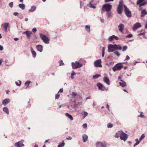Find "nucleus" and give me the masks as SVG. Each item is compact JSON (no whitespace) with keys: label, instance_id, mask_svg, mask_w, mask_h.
Returning a JSON list of instances; mask_svg holds the SVG:
<instances>
[{"label":"nucleus","instance_id":"obj_1","mask_svg":"<svg viewBox=\"0 0 147 147\" xmlns=\"http://www.w3.org/2000/svg\"><path fill=\"white\" fill-rule=\"evenodd\" d=\"M124 5H125L122 1H121L119 2V5L117 7V13L119 14H121L122 13L123 7H124Z\"/></svg>","mask_w":147,"mask_h":147},{"label":"nucleus","instance_id":"obj_2","mask_svg":"<svg viewBox=\"0 0 147 147\" xmlns=\"http://www.w3.org/2000/svg\"><path fill=\"white\" fill-rule=\"evenodd\" d=\"M112 7L111 5L108 3L105 4L103 6L102 9L104 11H109L111 10Z\"/></svg>","mask_w":147,"mask_h":147},{"label":"nucleus","instance_id":"obj_3","mask_svg":"<svg viewBox=\"0 0 147 147\" xmlns=\"http://www.w3.org/2000/svg\"><path fill=\"white\" fill-rule=\"evenodd\" d=\"M71 65L73 69H77L83 66V64L76 61L75 62H72Z\"/></svg>","mask_w":147,"mask_h":147},{"label":"nucleus","instance_id":"obj_4","mask_svg":"<svg viewBox=\"0 0 147 147\" xmlns=\"http://www.w3.org/2000/svg\"><path fill=\"white\" fill-rule=\"evenodd\" d=\"M40 36L43 42L46 44H49V39L48 37L45 35L41 33L40 34Z\"/></svg>","mask_w":147,"mask_h":147},{"label":"nucleus","instance_id":"obj_5","mask_svg":"<svg viewBox=\"0 0 147 147\" xmlns=\"http://www.w3.org/2000/svg\"><path fill=\"white\" fill-rule=\"evenodd\" d=\"M122 63H120L116 64L113 68V70L115 71L117 70H121L123 67V65H121Z\"/></svg>","mask_w":147,"mask_h":147},{"label":"nucleus","instance_id":"obj_6","mask_svg":"<svg viewBox=\"0 0 147 147\" xmlns=\"http://www.w3.org/2000/svg\"><path fill=\"white\" fill-rule=\"evenodd\" d=\"M124 12L125 14L128 18H130L131 17L132 15L131 11L126 6H124Z\"/></svg>","mask_w":147,"mask_h":147},{"label":"nucleus","instance_id":"obj_7","mask_svg":"<svg viewBox=\"0 0 147 147\" xmlns=\"http://www.w3.org/2000/svg\"><path fill=\"white\" fill-rule=\"evenodd\" d=\"M120 138L121 140L125 142L127 139L128 135L123 132H121L120 134Z\"/></svg>","mask_w":147,"mask_h":147},{"label":"nucleus","instance_id":"obj_8","mask_svg":"<svg viewBox=\"0 0 147 147\" xmlns=\"http://www.w3.org/2000/svg\"><path fill=\"white\" fill-rule=\"evenodd\" d=\"M24 141V140H22L21 141L16 143L14 144L15 146L17 147H24V145L23 144Z\"/></svg>","mask_w":147,"mask_h":147},{"label":"nucleus","instance_id":"obj_9","mask_svg":"<svg viewBox=\"0 0 147 147\" xmlns=\"http://www.w3.org/2000/svg\"><path fill=\"white\" fill-rule=\"evenodd\" d=\"M101 61L100 59L97 60L95 61L94 62V65L95 67H102V66L101 64Z\"/></svg>","mask_w":147,"mask_h":147},{"label":"nucleus","instance_id":"obj_10","mask_svg":"<svg viewBox=\"0 0 147 147\" xmlns=\"http://www.w3.org/2000/svg\"><path fill=\"white\" fill-rule=\"evenodd\" d=\"M146 3L145 0H138L137 2V5H139L140 7L145 5Z\"/></svg>","mask_w":147,"mask_h":147},{"label":"nucleus","instance_id":"obj_11","mask_svg":"<svg viewBox=\"0 0 147 147\" xmlns=\"http://www.w3.org/2000/svg\"><path fill=\"white\" fill-rule=\"evenodd\" d=\"M108 52H114L115 50L113 45H109L108 47Z\"/></svg>","mask_w":147,"mask_h":147},{"label":"nucleus","instance_id":"obj_12","mask_svg":"<svg viewBox=\"0 0 147 147\" xmlns=\"http://www.w3.org/2000/svg\"><path fill=\"white\" fill-rule=\"evenodd\" d=\"M141 26V24L140 23L137 22L134 25L133 28V30L134 31H135L136 29L140 27Z\"/></svg>","mask_w":147,"mask_h":147},{"label":"nucleus","instance_id":"obj_13","mask_svg":"<svg viewBox=\"0 0 147 147\" xmlns=\"http://www.w3.org/2000/svg\"><path fill=\"white\" fill-rule=\"evenodd\" d=\"M9 25V23L8 22H5L1 24V26H3L4 30L5 32H6L7 30V28Z\"/></svg>","mask_w":147,"mask_h":147},{"label":"nucleus","instance_id":"obj_14","mask_svg":"<svg viewBox=\"0 0 147 147\" xmlns=\"http://www.w3.org/2000/svg\"><path fill=\"white\" fill-rule=\"evenodd\" d=\"M10 101V100L8 98H5L3 100L2 102V104L4 106H6Z\"/></svg>","mask_w":147,"mask_h":147},{"label":"nucleus","instance_id":"obj_15","mask_svg":"<svg viewBox=\"0 0 147 147\" xmlns=\"http://www.w3.org/2000/svg\"><path fill=\"white\" fill-rule=\"evenodd\" d=\"M96 147H106L105 143L102 142H98L96 144Z\"/></svg>","mask_w":147,"mask_h":147},{"label":"nucleus","instance_id":"obj_16","mask_svg":"<svg viewBox=\"0 0 147 147\" xmlns=\"http://www.w3.org/2000/svg\"><path fill=\"white\" fill-rule=\"evenodd\" d=\"M119 30V31L122 32L124 28V26L122 24H120L118 26Z\"/></svg>","mask_w":147,"mask_h":147},{"label":"nucleus","instance_id":"obj_17","mask_svg":"<svg viewBox=\"0 0 147 147\" xmlns=\"http://www.w3.org/2000/svg\"><path fill=\"white\" fill-rule=\"evenodd\" d=\"M114 48L115 50H121L122 48L121 46L119 45L114 44L113 45Z\"/></svg>","mask_w":147,"mask_h":147},{"label":"nucleus","instance_id":"obj_18","mask_svg":"<svg viewBox=\"0 0 147 147\" xmlns=\"http://www.w3.org/2000/svg\"><path fill=\"white\" fill-rule=\"evenodd\" d=\"M103 80L104 82H105L107 85H110V81L109 78H108L106 77H105L104 78Z\"/></svg>","mask_w":147,"mask_h":147},{"label":"nucleus","instance_id":"obj_19","mask_svg":"<svg viewBox=\"0 0 147 147\" xmlns=\"http://www.w3.org/2000/svg\"><path fill=\"white\" fill-rule=\"evenodd\" d=\"M36 48L38 51L40 52H41L43 50V47L42 45H36Z\"/></svg>","mask_w":147,"mask_h":147},{"label":"nucleus","instance_id":"obj_20","mask_svg":"<svg viewBox=\"0 0 147 147\" xmlns=\"http://www.w3.org/2000/svg\"><path fill=\"white\" fill-rule=\"evenodd\" d=\"M121 82L119 83L120 86L122 87H124L126 86V83L122 80H120Z\"/></svg>","mask_w":147,"mask_h":147},{"label":"nucleus","instance_id":"obj_21","mask_svg":"<svg viewBox=\"0 0 147 147\" xmlns=\"http://www.w3.org/2000/svg\"><path fill=\"white\" fill-rule=\"evenodd\" d=\"M32 34V32L30 31H26L23 32V34H25L26 35L27 38L30 37V35Z\"/></svg>","mask_w":147,"mask_h":147},{"label":"nucleus","instance_id":"obj_22","mask_svg":"<svg viewBox=\"0 0 147 147\" xmlns=\"http://www.w3.org/2000/svg\"><path fill=\"white\" fill-rule=\"evenodd\" d=\"M83 142H86L87 141L88 139V136L86 134H83L82 136Z\"/></svg>","mask_w":147,"mask_h":147},{"label":"nucleus","instance_id":"obj_23","mask_svg":"<svg viewBox=\"0 0 147 147\" xmlns=\"http://www.w3.org/2000/svg\"><path fill=\"white\" fill-rule=\"evenodd\" d=\"M31 52L32 53V55L34 58L36 57V52L34 51L32 47H30Z\"/></svg>","mask_w":147,"mask_h":147},{"label":"nucleus","instance_id":"obj_24","mask_svg":"<svg viewBox=\"0 0 147 147\" xmlns=\"http://www.w3.org/2000/svg\"><path fill=\"white\" fill-rule=\"evenodd\" d=\"M147 14V12L145 9H143L141 12V14L140 16L141 17H144L145 15Z\"/></svg>","mask_w":147,"mask_h":147},{"label":"nucleus","instance_id":"obj_25","mask_svg":"<svg viewBox=\"0 0 147 147\" xmlns=\"http://www.w3.org/2000/svg\"><path fill=\"white\" fill-rule=\"evenodd\" d=\"M3 110L7 115H8L9 114V109L7 107H4L3 108Z\"/></svg>","mask_w":147,"mask_h":147},{"label":"nucleus","instance_id":"obj_26","mask_svg":"<svg viewBox=\"0 0 147 147\" xmlns=\"http://www.w3.org/2000/svg\"><path fill=\"white\" fill-rule=\"evenodd\" d=\"M112 13L109 11L107 12L106 13V16L107 18H110L112 16Z\"/></svg>","mask_w":147,"mask_h":147},{"label":"nucleus","instance_id":"obj_27","mask_svg":"<svg viewBox=\"0 0 147 147\" xmlns=\"http://www.w3.org/2000/svg\"><path fill=\"white\" fill-rule=\"evenodd\" d=\"M97 85L99 89L101 90H104L102 89V88L103 87V86L101 83H98L97 84Z\"/></svg>","mask_w":147,"mask_h":147},{"label":"nucleus","instance_id":"obj_28","mask_svg":"<svg viewBox=\"0 0 147 147\" xmlns=\"http://www.w3.org/2000/svg\"><path fill=\"white\" fill-rule=\"evenodd\" d=\"M65 115L71 121H72L74 119L72 116L71 115L69 114L68 113H65Z\"/></svg>","mask_w":147,"mask_h":147},{"label":"nucleus","instance_id":"obj_29","mask_svg":"<svg viewBox=\"0 0 147 147\" xmlns=\"http://www.w3.org/2000/svg\"><path fill=\"white\" fill-rule=\"evenodd\" d=\"M36 9V7L34 6H32L31 7V8L29 10V11L30 12H33L35 11Z\"/></svg>","mask_w":147,"mask_h":147},{"label":"nucleus","instance_id":"obj_30","mask_svg":"<svg viewBox=\"0 0 147 147\" xmlns=\"http://www.w3.org/2000/svg\"><path fill=\"white\" fill-rule=\"evenodd\" d=\"M85 30L88 33H90V26L86 25L85 27Z\"/></svg>","mask_w":147,"mask_h":147},{"label":"nucleus","instance_id":"obj_31","mask_svg":"<svg viewBox=\"0 0 147 147\" xmlns=\"http://www.w3.org/2000/svg\"><path fill=\"white\" fill-rule=\"evenodd\" d=\"M19 7L22 9H24L25 8V5L23 3L20 4L18 5Z\"/></svg>","mask_w":147,"mask_h":147},{"label":"nucleus","instance_id":"obj_32","mask_svg":"<svg viewBox=\"0 0 147 147\" xmlns=\"http://www.w3.org/2000/svg\"><path fill=\"white\" fill-rule=\"evenodd\" d=\"M65 145V143L64 142V140H63L62 142H60L58 145V147H63Z\"/></svg>","mask_w":147,"mask_h":147},{"label":"nucleus","instance_id":"obj_33","mask_svg":"<svg viewBox=\"0 0 147 147\" xmlns=\"http://www.w3.org/2000/svg\"><path fill=\"white\" fill-rule=\"evenodd\" d=\"M76 73L74 72V71H72V73L71 74V78L72 79H73L74 78V76L76 74Z\"/></svg>","mask_w":147,"mask_h":147},{"label":"nucleus","instance_id":"obj_34","mask_svg":"<svg viewBox=\"0 0 147 147\" xmlns=\"http://www.w3.org/2000/svg\"><path fill=\"white\" fill-rule=\"evenodd\" d=\"M87 6L90 8H92L93 9H95L96 8L95 6H94L93 4L91 3H89L87 5Z\"/></svg>","mask_w":147,"mask_h":147},{"label":"nucleus","instance_id":"obj_35","mask_svg":"<svg viewBox=\"0 0 147 147\" xmlns=\"http://www.w3.org/2000/svg\"><path fill=\"white\" fill-rule=\"evenodd\" d=\"M77 95V93L75 92H72L71 94V97L74 98Z\"/></svg>","mask_w":147,"mask_h":147},{"label":"nucleus","instance_id":"obj_36","mask_svg":"<svg viewBox=\"0 0 147 147\" xmlns=\"http://www.w3.org/2000/svg\"><path fill=\"white\" fill-rule=\"evenodd\" d=\"M145 135L144 134H143L139 138L140 141H141L143 139L145 138Z\"/></svg>","mask_w":147,"mask_h":147},{"label":"nucleus","instance_id":"obj_37","mask_svg":"<svg viewBox=\"0 0 147 147\" xmlns=\"http://www.w3.org/2000/svg\"><path fill=\"white\" fill-rule=\"evenodd\" d=\"M30 83V81H27L25 83V85L26 86H28Z\"/></svg>","mask_w":147,"mask_h":147},{"label":"nucleus","instance_id":"obj_38","mask_svg":"<svg viewBox=\"0 0 147 147\" xmlns=\"http://www.w3.org/2000/svg\"><path fill=\"white\" fill-rule=\"evenodd\" d=\"M114 38H113V35L111 36H110L108 38V40L109 41H112L113 40Z\"/></svg>","mask_w":147,"mask_h":147},{"label":"nucleus","instance_id":"obj_39","mask_svg":"<svg viewBox=\"0 0 147 147\" xmlns=\"http://www.w3.org/2000/svg\"><path fill=\"white\" fill-rule=\"evenodd\" d=\"M100 76V75L99 74H97L96 75H94L93 76V78L94 79H96L98 78Z\"/></svg>","mask_w":147,"mask_h":147},{"label":"nucleus","instance_id":"obj_40","mask_svg":"<svg viewBox=\"0 0 147 147\" xmlns=\"http://www.w3.org/2000/svg\"><path fill=\"white\" fill-rule=\"evenodd\" d=\"M113 53L118 57H119L120 55V54L117 51H115Z\"/></svg>","mask_w":147,"mask_h":147},{"label":"nucleus","instance_id":"obj_41","mask_svg":"<svg viewBox=\"0 0 147 147\" xmlns=\"http://www.w3.org/2000/svg\"><path fill=\"white\" fill-rule=\"evenodd\" d=\"M127 49V47L126 46H125L123 47L122 51L123 52L125 51Z\"/></svg>","mask_w":147,"mask_h":147},{"label":"nucleus","instance_id":"obj_42","mask_svg":"<svg viewBox=\"0 0 147 147\" xmlns=\"http://www.w3.org/2000/svg\"><path fill=\"white\" fill-rule=\"evenodd\" d=\"M84 115L83 116V117H84V118L85 117H86L87 116V115H88V113H87V112H85V111H84Z\"/></svg>","mask_w":147,"mask_h":147},{"label":"nucleus","instance_id":"obj_43","mask_svg":"<svg viewBox=\"0 0 147 147\" xmlns=\"http://www.w3.org/2000/svg\"><path fill=\"white\" fill-rule=\"evenodd\" d=\"M19 84H18V83L17 82H16L15 83L17 86H20L21 85V82L20 80H19Z\"/></svg>","mask_w":147,"mask_h":147},{"label":"nucleus","instance_id":"obj_44","mask_svg":"<svg viewBox=\"0 0 147 147\" xmlns=\"http://www.w3.org/2000/svg\"><path fill=\"white\" fill-rule=\"evenodd\" d=\"M142 112H140V115H139L138 116L142 118H145V117L144 116V115L142 114Z\"/></svg>","mask_w":147,"mask_h":147},{"label":"nucleus","instance_id":"obj_45","mask_svg":"<svg viewBox=\"0 0 147 147\" xmlns=\"http://www.w3.org/2000/svg\"><path fill=\"white\" fill-rule=\"evenodd\" d=\"M113 127V125L111 123H109L107 124V127L108 128H111Z\"/></svg>","mask_w":147,"mask_h":147},{"label":"nucleus","instance_id":"obj_46","mask_svg":"<svg viewBox=\"0 0 147 147\" xmlns=\"http://www.w3.org/2000/svg\"><path fill=\"white\" fill-rule=\"evenodd\" d=\"M135 141L136 142V143H135L138 145L140 143V140L139 141L138 139H136L135 140Z\"/></svg>","mask_w":147,"mask_h":147},{"label":"nucleus","instance_id":"obj_47","mask_svg":"<svg viewBox=\"0 0 147 147\" xmlns=\"http://www.w3.org/2000/svg\"><path fill=\"white\" fill-rule=\"evenodd\" d=\"M9 6L11 7L12 8L13 6V2H11L9 3Z\"/></svg>","mask_w":147,"mask_h":147},{"label":"nucleus","instance_id":"obj_48","mask_svg":"<svg viewBox=\"0 0 147 147\" xmlns=\"http://www.w3.org/2000/svg\"><path fill=\"white\" fill-rule=\"evenodd\" d=\"M59 62L60 65H63L64 64V63L63 62V61L62 60H60Z\"/></svg>","mask_w":147,"mask_h":147},{"label":"nucleus","instance_id":"obj_49","mask_svg":"<svg viewBox=\"0 0 147 147\" xmlns=\"http://www.w3.org/2000/svg\"><path fill=\"white\" fill-rule=\"evenodd\" d=\"M120 132H119L118 133H117L114 136L116 138H118L119 137V135H118V134H119V133Z\"/></svg>","mask_w":147,"mask_h":147},{"label":"nucleus","instance_id":"obj_50","mask_svg":"<svg viewBox=\"0 0 147 147\" xmlns=\"http://www.w3.org/2000/svg\"><path fill=\"white\" fill-rule=\"evenodd\" d=\"M113 38H114L116 40H118L119 38H118L117 36L114 35H113Z\"/></svg>","mask_w":147,"mask_h":147},{"label":"nucleus","instance_id":"obj_51","mask_svg":"<svg viewBox=\"0 0 147 147\" xmlns=\"http://www.w3.org/2000/svg\"><path fill=\"white\" fill-rule=\"evenodd\" d=\"M113 38H114L116 40H118L119 38H118L117 36L114 35H113Z\"/></svg>","mask_w":147,"mask_h":147},{"label":"nucleus","instance_id":"obj_52","mask_svg":"<svg viewBox=\"0 0 147 147\" xmlns=\"http://www.w3.org/2000/svg\"><path fill=\"white\" fill-rule=\"evenodd\" d=\"M82 127L84 128H86L87 127V124L86 123H84L82 125Z\"/></svg>","mask_w":147,"mask_h":147},{"label":"nucleus","instance_id":"obj_53","mask_svg":"<svg viewBox=\"0 0 147 147\" xmlns=\"http://www.w3.org/2000/svg\"><path fill=\"white\" fill-rule=\"evenodd\" d=\"M133 36L132 34H130L126 36V38H131Z\"/></svg>","mask_w":147,"mask_h":147},{"label":"nucleus","instance_id":"obj_54","mask_svg":"<svg viewBox=\"0 0 147 147\" xmlns=\"http://www.w3.org/2000/svg\"><path fill=\"white\" fill-rule=\"evenodd\" d=\"M32 31L33 32L35 33L37 31V29L36 28H34L32 29Z\"/></svg>","mask_w":147,"mask_h":147},{"label":"nucleus","instance_id":"obj_55","mask_svg":"<svg viewBox=\"0 0 147 147\" xmlns=\"http://www.w3.org/2000/svg\"><path fill=\"white\" fill-rule=\"evenodd\" d=\"M80 7L81 8L84 5V3L83 2H82V1L80 2Z\"/></svg>","mask_w":147,"mask_h":147},{"label":"nucleus","instance_id":"obj_56","mask_svg":"<svg viewBox=\"0 0 147 147\" xmlns=\"http://www.w3.org/2000/svg\"><path fill=\"white\" fill-rule=\"evenodd\" d=\"M59 96H60L59 94H57L55 96V98L56 99H58V98H59Z\"/></svg>","mask_w":147,"mask_h":147},{"label":"nucleus","instance_id":"obj_57","mask_svg":"<svg viewBox=\"0 0 147 147\" xmlns=\"http://www.w3.org/2000/svg\"><path fill=\"white\" fill-rule=\"evenodd\" d=\"M114 0H105V2H108L110 1H113Z\"/></svg>","mask_w":147,"mask_h":147},{"label":"nucleus","instance_id":"obj_58","mask_svg":"<svg viewBox=\"0 0 147 147\" xmlns=\"http://www.w3.org/2000/svg\"><path fill=\"white\" fill-rule=\"evenodd\" d=\"M129 59H130V58H129V56L127 55L126 57L125 60H128Z\"/></svg>","mask_w":147,"mask_h":147},{"label":"nucleus","instance_id":"obj_59","mask_svg":"<svg viewBox=\"0 0 147 147\" xmlns=\"http://www.w3.org/2000/svg\"><path fill=\"white\" fill-rule=\"evenodd\" d=\"M63 88H61L59 90L58 92V93H59V92L62 93L63 92Z\"/></svg>","mask_w":147,"mask_h":147},{"label":"nucleus","instance_id":"obj_60","mask_svg":"<svg viewBox=\"0 0 147 147\" xmlns=\"http://www.w3.org/2000/svg\"><path fill=\"white\" fill-rule=\"evenodd\" d=\"M3 47L2 46L0 45V51H2V50H3Z\"/></svg>","mask_w":147,"mask_h":147},{"label":"nucleus","instance_id":"obj_61","mask_svg":"<svg viewBox=\"0 0 147 147\" xmlns=\"http://www.w3.org/2000/svg\"><path fill=\"white\" fill-rule=\"evenodd\" d=\"M18 12H14L13 13V14L15 16H17L18 15Z\"/></svg>","mask_w":147,"mask_h":147},{"label":"nucleus","instance_id":"obj_62","mask_svg":"<svg viewBox=\"0 0 147 147\" xmlns=\"http://www.w3.org/2000/svg\"><path fill=\"white\" fill-rule=\"evenodd\" d=\"M105 47H103L102 49V52L105 53Z\"/></svg>","mask_w":147,"mask_h":147},{"label":"nucleus","instance_id":"obj_63","mask_svg":"<svg viewBox=\"0 0 147 147\" xmlns=\"http://www.w3.org/2000/svg\"><path fill=\"white\" fill-rule=\"evenodd\" d=\"M106 107L108 109V110L109 111H110L109 109V106L108 104H107L106 106Z\"/></svg>","mask_w":147,"mask_h":147},{"label":"nucleus","instance_id":"obj_64","mask_svg":"<svg viewBox=\"0 0 147 147\" xmlns=\"http://www.w3.org/2000/svg\"><path fill=\"white\" fill-rule=\"evenodd\" d=\"M145 28L146 29H147V20L146 21V24L145 25Z\"/></svg>","mask_w":147,"mask_h":147}]
</instances>
